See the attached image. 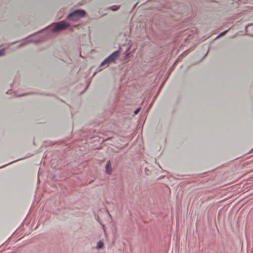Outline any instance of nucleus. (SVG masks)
Listing matches in <instances>:
<instances>
[{
    "mask_svg": "<svg viewBox=\"0 0 253 253\" xmlns=\"http://www.w3.org/2000/svg\"><path fill=\"white\" fill-rule=\"evenodd\" d=\"M119 52L118 51L114 52L109 57L106 58L101 63V66L104 65H108L109 63L113 62L119 57Z\"/></svg>",
    "mask_w": 253,
    "mask_h": 253,
    "instance_id": "f03ea898",
    "label": "nucleus"
},
{
    "mask_svg": "<svg viewBox=\"0 0 253 253\" xmlns=\"http://www.w3.org/2000/svg\"><path fill=\"white\" fill-rule=\"evenodd\" d=\"M85 12L83 10H77L69 14L68 18L69 20H77L85 15Z\"/></svg>",
    "mask_w": 253,
    "mask_h": 253,
    "instance_id": "f257e3e1",
    "label": "nucleus"
},
{
    "mask_svg": "<svg viewBox=\"0 0 253 253\" xmlns=\"http://www.w3.org/2000/svg\"><path fill=\"white\" fill-rule=\"evenodd\" d=\"M4 54V49L0 50V56Z\"/></svg>",
    "mask_w": 253,
    "mask_h": 253,
    "instance_id": "423d86ee",
    "label": "nucleus"
},
{
    "mask_svg": "<svg viewBox=\"0 0 253 253\" xmlns=\"http://www.w3.org/2000/svg\"><path fill=\"white\" fill-rule=\"evenodd\" d=\"M69 26V24L65 21H61L56 24L55 26L52 29V31L55 32L62 30Z\"/></svg>",
    "mask_w": 253,
    "mask_h": 253,
    "instance_id": "7ed1b4c3",
    "label": "nucleus"
},
{
    "mask_svg": "<svg viewBox=\"0 0 253 253\" xmlns=\"http://www.w3.org/2000/svg\"><path fill=\"white\" fill-rule=\"evenodd\" d=\"M140 111V108H137L136 110H135L134 113V114H137L138 113V112H139Z\"/></svg>",
    "mask_w": 253,
    "mask_h": 253,
    "instance_id": "0eeeda50",
    "label": "nucleus"
},
{
    "mask_svg": "<svg viewBox=\"0 0 253 253\" xmlns=\"http://www.w3.org/2000/svg\"><path fill=\"white\" fill-rule=\"evenodd\" d=\"M227 31H223V32H222V33H221V34H220L218 36V37H219V36H223V35H224V34L227 32Z\"/></svg>",
    "mask_w": 253,
    "mask_h": 253,
    "instance_id": "6e6552de",
    "label": "nucleus"
},
{
    "mask_svg": "<svg viewBox=\"0 0 253 253\" xmlns=\"http://www.w3.org/2000/svg\"><path fill=\"white\" fill-rule=\"evenodd\" d=\"M103 243L102 241H100L97 243L96 248L98 249H101L103 247Z\"/></svg>",
    "mask_w": 253,
    "mask_h": 253,
    "instance_id": "39448f33",
    "label": "nucleus"
},
{
    "mask_svg": "<svg viewBox=\"0 0 253 253\" xmlns=\"http://www.w3.org/2000/svg\"><path fill=\"white\" fill-rule=\"evenodd\" d=\"M106 171L107 174H111L112 171L111 164L110 161H108L106 165Z\"/></svg>",
    "mask_w": 253,
    "mask_h": 253,
    "instance_id": "20e7f679",
    "label": "nucleus"
}]
</instances>
